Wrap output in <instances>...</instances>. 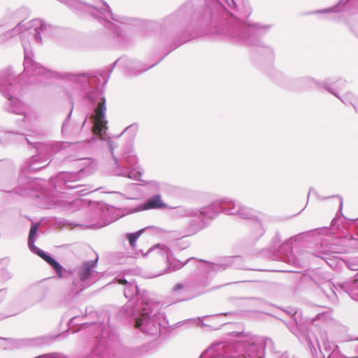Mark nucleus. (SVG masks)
<instances>
[{
    "label": "nucleus",
    "mask_w": 358,
    "mask_h": 358,
    "mask_svg": "<svg viewBox=\"0 0 358 358\" xmlns=\"http://www.w3.org/2000/svg\"><path fill=\"white\" fill-rule=\"evenodd\" d=\"M26 11L20 8L14 11H8L6 17L15 20H20L17 26L0 35V45H3L19 36L24 50V71L17 75L11 69L0 73V90L8 102L5 110L9 113L23 115V127L34 134L39 132L31 129L29 118L26 114V106L22 101L15 96L20 90L19 80L26 79L24 84H48L51 78L66 80L69 87V98L73 95L85 94V98L94 106V113L90 115L91 130L94 135L102 138L106 136L107 120L106 119V99L103 92L99 87H93L97 78L89 73L71 72L58 73L41 66L34 60V54L31 48V42L41 43L43 38L50 36L54 28L42 20L34 19L24 22L21 14Z\"/></svg>",
    "instance_id": "nucleus-1"
},
{
    "label": "nucleus",
    "mask_w": 358,
    "mask_h": 358,
    "mask_svg": "<svg viewBox=\"0 0 358 358\" xmlns=\"http://www.w3.org/2000/svg\"><path fill=\"white\" fill-rule=\"evenodd\" d=\"M235 0H206L199 8L197 1L189 0L175 13L165 17L164 27L183 29L190 21H195L214 29L215 33L234 43L248 46H259L262 52L272 57L273 50L262 45L259 38L271 27L261 23L249 24L245 22L250 13H238Z\"/></svg>",
    "instance_id": "nucleus-2"
},
{
    "label": "nucleus",
    "mask_w": 358,
    "mask_h": 358,
    "mask_svg": "<svg viewBox=\"0 0 358 358\" xmlns=\"http://www.w3.org/2000/svg\"><path fill=\"white\" fill-rule=\"evenodd\" d=\"M63 142L43 143L36 142L33 146L37 153L21 165L17 185L13 188L15 194L22 196H38V193L43 188L44 181L39 178H31L26 176L27 172L34 171L46 166L52 155L63 148Z\"/></svg>",
    "instance_id": "nucleus-3"
},
{
    "label": "nucleus",
    "mask_w": 358,
    "mask_h": 358,
    "mask_svg": "<svg viewBox=\"0 0 358 358\" xmlns=\"http://www.w3.org/2000/svg\"><path fill=\"white\" fill-rule=\"evenodd\" d=\"M77 13H89L113 35L118 43L127 42L126 26L134 24V19L113 14L108 4L104 1L90 5L79 0H57Z\"/></svg>",
    "instance_id": "nucleus-4"
},
{
    "label": "nucleus",
    "mask_w": 358,
    "mask_h": 358,
    "mask_svg": "<svg viewBox=\"0 0 358 358\" xmlns=\"http://www.w3.org/2000/svg\"><path fill=\"white\" fill-rule=\"evenodd\" d=\"M274 352L270 338L252 335L236 343L217 342L206 349L199 358H264L265 349Z\"/></svg>",
    "instance_id": "nucleus-5"
},
{
    "label": "nucleus",
    "mask_w": 358,
    "mask_h": 358,
    "mask_svg": "<svg viewBox=\"0 0 358 358\" xmlns=\"http://www.w3.org/2000/svg\"><path fill=\"white\" fill-rule=\"evenodd\" d=\"M133 305L134 303L127 304L120 313L134 317L136 328L152 336H159L166 332L169 324L166 316L159 312V303L142 296L136 306Z\"/></svg>",
    "instance_id": "nucleus-6"
},
{
    "label": "nucleus",
    "mask_w": 358,
    "mask_h": 358,
    "mask_svg": "<svg viewBox=\"0 0 358 358\" xmlns=\"http://www.w3.org/2000/svg\"><path fill=\"white\" fill-rule=\"evenodd\" d=\"M75 164L80 168L77 172H60L50 179L51 188L60 194L54 199L55 205L63 210H73L75 206H78L81 203V201L78 199H59V197H64V190H75L74 194L79 196L89 193V189L85 188V185L81 184L80 181L82 178L91 172L90 162L88 159H78L75 161Z\"/></svg>",
    "instance_id": "nucleus-7"
},
{
    "label": "nucleus",
    "mask_w": 358,
    "mask_h": 358,
    "mask_svg": "<svg viewBox=\"0 0 358 358\" xmlns=\"http://www.w3.org/2000/svg\"><path fill=\"white\" fill-rule=\"evenodd\" d=\"M338 215L332 220L331 222V234L330 237L324 236L321 239L320 249L317 251L315 256L323 259L330 267H336L338 263V259L335 255L341 252L338 248V243H342L344 246L349 247L352 249L358 250V219L355 220L352 224V227L355 229L354 234H348L341 239H338L334 236L333 230L338 228L337 224Z\"/></svg>",
    "instance_id": "nucleus-8"
},
{
    "label": "nucleus",
    "mask_w": 358,
    "mask_h": 358,
    "mask_svg": "<svg viewBox=\"0 0 358 358\" xmlns=\"http://www.w3.org/2000/svg\"><path fill=\"white\" fill-rule=\"evenodd\" d=\"M112 159V172L114 175L140 180L142 171L138 166L136 156L134 154L131 143L124 148L119 146L110 139L106 141Z\"/></svg>",
    "instance_id": "nucleus-9"
},
{
    "label": "nucleus",
    "mask_w": 358,
    "mask_h": 358,
    "mask_svg": "<svg viewBox=\"0 0 358 358\" xmlns=\"http://www.w3.org/2000/svg\"><path fill=\"white\" fill-rule=\"evenodd\" d=\"M331 229L328 227L318 228L299 233L287 239L279 248L275 255L276 260L294 264L295 258L292 253V244L294 242L303 240H311L316 243H320L324 236L330 237Z\"/></svg>",
    "instance_id": "nucleus-10"
},
{
    "label": "nucleus",
    "mask_w": 358,
    "mask_h": 358,
    "mask_svg": "<svg viewBox=\"0 0 358 358\" xmlns=\"http://www.w3.org/2000/svg\"><path fill=\"white\" fill-rule=\"evenodd\" d=\"M320 292L331 303H336L339 296L348 294L351 298L358 301V279L352 281L338 282L336 285L331 280L316 282Z\"/></svg>",
    "instance_id": "nucleus-11"
},
{
    "label": "nucleus",
    "mask_w": 358,
    "mask_h": 358,
    "mask_svg": "<svg viewBox=\"0 0 358 358\" xmlns=\"http://www.w3.org/2000/svg\"><path fill=\"white\" fill-rule=\"evenodd\" d=\"M38 231V224H33L31 226L28 236V246L29 250L34 254L45 260L56 272L57 275L62 277L63 266L56 261L50 254L44 252L35 245V241Z\"/></svg>",
    "instance_id": "nucleus-12"
},
{
    "label": "nucleus",
    "mask_w": 358,
    "mask_h": 358,
    "mask_svg": "<svg viewBox=\"0 0 358 358\" xmlns=\"http://www.w3.org/2000/svg\"><path fill=\"white\" fill-rule=\"evenodd\" d=\"M304 339L308 343L312 354L313 355L314 352H316L317 348H319L323 358H325L326 355L333 352V350H338L337 345L329 341L326 332H321L319 338L312 332L307 331L304 335Z\"/></svg>",
    "instance_id": "nucleus-13"
},
{
    "label": "nucleus",
    "mask_w": 358,
    "mask_h": 358,
    "mask_svg": "<svg viewBox=\"0 0 358 358\" xmlns=\"http://www.w3.org/2000/svg\"><path fill=\"white\" fill-rule=\"evenodd\" d=\"M155 252L166 258L167 270L169 271H175L182 268L185 264L192 261H196L194 257H190L185 262H182L178 259L172 258V252L169 246L164 244L158 243L151 247L146 253L143 250H139L143 257H146L149 253Z\"/></svg>",
    "instance_id": "nucleus-14"
},
{
    "label": "nucleus",
    "mask_w": 358,
    "mask_h": 358,
    "mask_svg": "<svg viewBox=\"0 0 358 358\" xmlns=\"http://www.w3.org/2000/svg\"><path fill=\"white\" fill-rule=\"evenodd\" d=\"M115 280L119 284L124 285V295L126 298L131 299L127 303L125 304L122 310L127 304L131 303H134L133 306H136L138 302L141 301L142 296H145L147 300H150L144 292L142 294H140V290L138 285L132 279L127 280L124 276L119 275L115 278Z\"/></svg>",
    "instance_id": "nucleus-15"
},
{
    "label": "nucleus",
    "mask_w": 358,
    "mask_h": 358,
    "mask_svg": "<svg viewBox=\"0 0 358 358\" xmlns=\"http://www.w3.org/2000/svg\"><path fill=\"white\" fill-rule=\"evenodd\" d=\"M99 261L98 256L92 260L85 261L78 266L75 272L78 278L87 282L90 285L94 283L99 273L95 270Z\"/></svg>",
    "instance_id": "nucleus-16"
},
{
    "label": "nucleus",
    "mask_w": 358,
    "mask_h": 358,
    "mask_svg": "<svg viewBox=\"0 0 358 358\" xmlns=\"http://www.w3.org/2000/svg\"><path fill=\"white\" fill-rule=\"evenodd\" d=\"M159 345V342L157 341H152L141 345L132 344L124 348L123 355L126 358H141L155 352Z\"/></svg>",
    "instance_id": "nucleus-17"
},
{
    "label": "nucleus",
    "mask_w": 358,
    "mask_h": 358,
    "mask_svg": "<svg viewBox=\"0 0 358 358\" xmlns=\"http://www.w3.org/2000/svg\"><path fill=\"white\" fill-rule=\"evenodd\" d=\"M206 264L207 269L209 272L222 271L231 266L238 269L254 270L253 268L247 267L244 264L242 257L240 256L227 257L217 264L210 262H206Z\"/></svg>",
    "instance_id": "nucleus-18"
},
{
    "label": "nucleus",
    "mask_w": 358,
    "mask_h": 358,
    "mask_svg": "<svg viewBox=\"0 0 358 358\" xmlns=\"http://www.w3.org/2000/svg\"><path fill=\"white\" fill-rule=\"evenodd\" d=\"M157 63L149 66L148 67H143L138 69L141 66V63L138 61L127 59L125 57H120L117 59L111 66L110 73L113 71L115 66L117 65L122 66L125 71V73L129 76H134L141 74V73L147 71L148 69L155 66Z\"/></svg>",
    "instance_id": "nucleus-19"
},
{
    "label": "nucleus",
    "mask_w": 358,
    "mask_h": 358,
    "mask_svg": "<svg viewBox=\"0 0 358 358\" xmlns=\"http://www.w3.org/2000/svg\"><path fill=\"white\" fill-rule=\"evenodd\" d=\"M0 142L3 145L27 142L31 145L34 143H31L23 133L13 131H0Z\"/></svg>",
    "instance_id": "nucleus-20"
},
{
    "label": "nucleus",
    "mask_w": 358,
    "mask_h": 358,
    "mask_svg": "<svg viewBox=\"0 0 358 358\" xmlns=\"http://www.w3.org/2000/svg\"><path fill=\"white\" fill-rule=\"evenodd\" d=\"M324 87L327 91L340 99L345 105H351L354 108L355 112L358 113V96L350 92L340 96L329 83H325Z\"/></svg>",
    "instance_id": "nucleus-21"
},
{
    "label": "nucleus",
    "mask_w": 358,
    "mask_h": 358,
    "mask_svg": "<svg viewBox=\"0 0 358 358\" xmlns=\"http://www.w3.org/2000/svg\"><path fill=\"white\" fill-rule=\"evenodd\" d=\"M199 215L203 217L215 219L219 214L222 213L220 208V199H217L210 203L208 206L198 209Z\"/></svg>",
    "instance_id": "nucleus-22"
},
{
    "label": "nucleus",
    "mask_w": 358,
    "mask_h": 358,
    "mask_svg": "<svg viewBox=\"0 0 358 358\" xmlns=\"http://www.w3.org/2000/svg\"><path fill=\"white\" fill-rule=\"evenodd\" d=\"M73 108H71V110L69 115H67L65 121L64 122L62 127V132L63 135L67 136L69 137H73L76 135H77L82 129V127L85 125L87 121V117H85V120L83 121L82 125H79L77 124H72L69 122V118L71 115Z\"/></svg>",
    "instance_id": "nucleus-23"
},
{
    "label": "nucleus",
    "mask_w": 358,
    "mask_h": 358,
    "mask_svg": "<svg viewBox=\"0 0 358 358\" xmlns=\"http://www.w3.org/2000/svg\"><path fill=\"white\" fill-rule=\"evenodd\" d=\"M168 208L173 209L171 215L175 218L182 217H198L199 210L197 208H189L186 206L170 207Z\"/></svg>",
    "instance_id": "nucleus-24"
},
{
    "label": "nucleus",
    "mask_w": 358,
    "mask_h": 358,
    "mask_svg": "<svg viewBox=\"0 0 358 358\" xmlns=\"http://www.w3.org/2000/svg\"><path fill=\"white\" fill-rule=\"evenodd\" d=\"M220 199V208L222 213L229 215H235L237 213L239 201H236L231 198L222 197Z\"/></svg>",
    "instance_id": "nucleus-25"
},
{
    "label": "nucleus",
    "mask_w": 358,
    "mask_h": 358,
    "mask_svg": "<svg viewBox=\"0 0 358 358\" xmlns=\"http://www.w3.org/2000/svg\"><path fill=\"white\" fill-rule=\"evenodd\" d=\"M168 207V205L162 200L159 194L149 197L143 204V210L162 209Z\"/></svg>",
    "instance_id": "nucleus-26"
},
{
    "label": "nucleus",
    "mask_w": 358,
    "mask_h": 358,
    "mask_svg": "<svg viewBox=\"0 0 358 358\" xmlns=\"http://www.w3.org/2000/svg\"><path fill=\"white\" fill-rule=\"evenodd\" d=\"M189 287L182 283L176 284L172 289V296L174 302H180L188 300L190 296L188 294Z\"/></svg>",
    "instance_id": "nucleus-27"
},
{
    "label": "nucleus",
    "mask_w": 358,
    "mask_h": 358,
    "mask_svg": "<svg viewBox=\"0 0 358 358\" xmlns=\"http://www.w3.org/2000/svg\"><path fill=\"white\" fill-rule=\"evenodd\" d=\"M59 335L46 334L27 339V344L35 347H43L50 345Z\"/></svg>",
    "instance_id": "nucleus-28"
},
{
    "label": "nucleus",
    "mask_w": 358,
    "mask_h": 358,
    "mask_svg": "<svg viewBox=\"0 0 358 358\" xmlns=\"http://www.w3.org/2000/svg\"><path fill=\"white\" fill-rule=\"evenodd\" d=\"M301 87L303 90L323 87V83L310 76H305L299 80Z\"/></svg>",
    "instance_id": "nucleus-29"
},
{
    "label": "nucleus",
    "mask_w": 358,
    "mask_h": 358,
    "mask_svg": "<svg viewBox=\"0 0 358 358\" xmlns=\"http://www.w3.org/2000/svg\"><path fill=\"white\" fill-rule=\"evenodd\" d=\"M148 189L152 193L159 194L167 189L168 184L164 182L157 180H150L146 182Z\"/></svg>",
    "instance_id": "nucleus-30"
},
{
    "label": "nucleus",
    "mask_w": 358,
    "mask_h": 358,
    "mask_svg": "<svg viewBox=\"0 0 358 358\" xmlns=\"http://www.w3.org/2000/svg\"><path fill=\"white\" fill-rule=\"evenodd\" d=\"M206 227L203 218L193 219L190 221L187 228L188 235L194 234Z\"/></svg>",
    "instance_id": "nucleus-31"
},
{
    "label": "nucleus",
    "mask_w": 358,
    "mask_h": 358,
    "mask_svg": "<svg viewBox=\"0 0 358 358\" xmlns=\"http://www.w3.org/2000/svg\"><path fill=\"white\" fill-rule=\"evenodd\" d=\"M89 286H90V284L78 278L73 280L70 287V292L72 295H78Z\"/></svg>",
    "instance_id": "nucleus-32"
},
{
    "label": "nucleus",
    "mask_w": 358,
    "mask_h": 358,
    "mask_svg": "<svg viewBox=\"0 0 358 358\" xmlns=\"http://www.w3.org/2000/svg\"><path fill=\"white\" fill-rule=\"evenodd\" d=\"M237 210L238 212L235 215L238 216L240 218L252 220L255 219V211L252 209L242 205L241 203H239Z\"/></svg>",
    "instance_id": "nucleus-33"
},
{
    "label": "nucleus",
    "mask_w": 358,
    "mask_h": 358,
    "mask_svg": "<svg viewBox=\"0 0 358 358\" xmlns=\"http://www.w3.org/2000/svg\"><path fill=\"white\" fill-rule=\"evenodd\" d=\"M252 229L253 236L255 238H260L265 233V229L262 222L257 218H255L252 222Z\"/></svg>",
    "instance_id": "nucleus-34"
},
{
    "label": "nucleus",
    "mask_w": 358,
    "mask_h": 358,
    "mask_svg": "<svg viewBox=\"0 0 358 358\" xmlns=\"http://www.w3.org/2000/svg\"><path fill=\"white\" fill-rule=\"evenodd\" d=\"M31 292L34 295L36 303L42 302L45 299L47 294L46 289L39 286L33 287Z\"/></svg>",
    "instance_id": "nucleus-35"
},
{
    "label": "nucleus",
    "mask_w": 358,
    "mask_h": 358,
    "mask_svg": "<svg viewBox=\"0 0 358 358\" xmlns=\"http://www.w3.org/2000/svg\"><path fill=\"white\" fill-rule=\"evenodd\" d=\"M325 83H329L338 94V90H343L346 85V81L343 78H338L335 81H331L330 80H324L323 82V88L324 89L325 87L324 85Z\"/></svg>",
    "instance_id": "nucleus-36"
},
{
    "label": "nucleus",
    "mask_w": 358,
    "mask_h": 358,
    "mask_svg": "<svg viewBox=\"0 0 358 358\" xmlns=\"http://www.w3.org/2000/svg\"><path fill=\"white\" fill-rule=\"evenodd\" d=\"M147 228H143L134 233H127L125 235L126 238L129 241L130 246L134 249L136 246V242L138 238L143 234Z\"/></svg>",
    "instance_id": "nucleus-37"
},
{
    "label": "nucleus",
    "mask_w": 358,
    "mask_h": 358,
    "mask_svg": "<svg viewBox=\"0 0 358 358\" xmlns=\"http://www.w3.org/2000/svg\"><path fill=\"white\" fill-rule=\"evenodd\" d=\"M276 81L279 85H282V87L287 89H289L290 90H294L289 83V79L281 73L279 74V78H276Z\"/></svg>",
    "instance_id": "nucleus-38"
},
{
    "label": "nucleus",
    "mask_w": 358,
    "mask_h": 358,
    "mask_svg": "<svg viewBox=\"0 0 358 358\" xmlns=\"http://www.w3.org/2000/svg\"><path fill=\"white\" fill-rule=\"evenodd\" d=\"M344 263L350 270L358 271V257L349 258Z\"/></svg>",
    "instance_id": "nucleus-39"
},
{
    "label": "nucleus",
    "mask_w": 358,
    "mask_h": 358,
    "mask_svg": "<svg viewBox=\"0 0 358 358\" xmlns=\"http://www.w3.org/2000/svg\"><path fill=\"white\" fill-rule=\"evenodd\" d=\"M13 274L7 269H0V278L1 279L2 285L11 279Z\"/></svg>",
    "instance_id": "nucleus-40"
},
{
    "label": "nucleus",
    "mask_w": 358,
    "mask_h": 358,
    "mask_svg": "<svg viewBox=\"0 0 358 358\" xmlns=\"http://www.w3.org/2000/svg\"><path fill=\"white\" fill-rule=\"evenodd\" d=\"M357 352H358V346L357 348ZM327 356V358H358V355L354 357H345L343 356L340 351L338 350H333V352H331L329 354H328Z\"/></svg>",
    "instance_id": "nucleus-41"
},
{
    "label": "nucleus",
    "mask_w": 358,
    "mask_h": 358,
    "mask_svg": "<svg viewBox=\"0 0 358 358\" xmlns=\"http://www.w3.org/2000/svg\"><path fill=\"white\" fill-rule=\"evenodd\" d=\"M137 129H138V126L136 124H131L129 127H127L124 130V132L122 133V134L124 133H129V132H132L133 134H132V137H134L136 133V131H137Z\"/></svg>",
    "instance_id": "nucleus-42"
},
{
    "label": "nucleus",
    "mask_w": 358,
    "mask_h": 358,
    "mask_svg": "<svg viewBox=\"0 0 358 358\" xmlns=\"http://www.w3.org/2000/svg\"><path fill=\"white\" fill-rule=\"evenodd\" d=\"M350 30L358 37V22H354L350 24Z\"/></svg>",
    "instance_id": "nucleus-43"
},
{
    "label": "nucleus",
    "mask_w": 358,
    "mask_h": 358,
    "mask_svg": "<svg viewBox=\"0 0 358 358\" xmlns=\"http://www.w3.org/2000/svg\"><path fill=\"white\" fill-rule=\"evenodd\" d=\"M187 31H186V30H185V31H184L183 34L185 35V38H184V39H182V40L181 41V42H180L179 44H178V45H177V47H178V46H179V45H182V43H186L187 41H189L190 39H192V38H194V36H190V35L186 36V35H187Z\"/></svg>",
    "instance_id": "nucleus-44"
},
{
    "label": "nucleus",
    "mask_w": 358,
    "mask_h": 358,
    "mask_svg": "<svg viewBox=\"0 0 358 358\" xmlns=\"http://www.w3.org/2000/svg\"><path fill=\"white\" fill-rule=\"evenodd\" d=\"M327 317V314L324 313H318L315 315V317L312 318L313 321L324 320Z\"/></svg>",
    "instance_id": "nucleus-45"
},
{
    "label": "nucleus",
    "mask_w": 358,
    "mask_h": 358,
    "mask_svg": "<svg viewBox=\"0 0 358 358\" xmlns=\"http://www.w3.org/2000/svg\"><path fill=\"white\" fill-rule=\"evenodd\" d=\"M276 358H293L289 355V354L287 352H284L283 353L279 355Z\"/></svg>",
    "instance_id": "nucleus-46"
},
{
    "label": "nucleus",
    "mask_w": 358,
    "mask_h": 358,
    "mask_svg": "<svg viewBox=\"0 0 358 358\" xmlns=\"http://www.w3.org/2000/svg\"><path fill=\"white\" fill-rule=\"evenodd\" d=\"M6 292H7L6 289H0V296H1V299H3L6 296Z\"/></svg>",
    "instance_id": "nucleus-47"
},
{
    "label": "nucleus",
    "mask_w": 358,
    "mask_h": 358,
    "mask_svg": "<svg viewBox=\"0 0 358 358\" xmlns=\"http://www.w3.org/2000/svg\"><path fill=\"white\" fill-rule=\"evenodd\" d=\"M337 197L339 199L340 211H341V209H342V207H343V199L340 196H337Z\"/></svg>",
    "instance_id": "nucleus-48"
},
{
    "label": "nucleus",
    "mask_w": 358,
    "mask_h": 358,
    "mask_svg": "<svg viewBox=\"0 0 358 358\" xmlns=\"http://www.w3.org/2000/svg\"><path fill=\"white\" fill-rule=\"evenodd\" d=\"M274 241L278 243L280 242V238H279L278 235L275 236Z\"/></svg>",
    "instance_id": "nucleus-49"
},
{
    "label": "nucleus",
    "mask_w": 358,
    "mask_h": 358,
    "mask_svg": "<svg viewBox=\"0 0 358 358\" xmlns=\"http://www.w3.org/2000/svg\"><path fill=\"white\" fill-rule=\"evenodd\" d=\"M16 314H17V312L13 313H10L9 315H6V317H10V316H13V315H15Z\"/></svg>",
    "instance_id": "nucleus-50"
},
{
    "label": "nucleus",
    "mask_w": 358,
    "mask_h": 358,
    "mask_svg": "<svg viewBox=\"0 0 358 358\" xmlns=\"http://www.w3.org/2000/svg\"><path fill=\"white\" fill-rule=\"evenodd\" d=\"M76 319V317H73V318L71 319V322H72V323H73V322H74V320H75Z\"/></svg>",
    "instance_id": "nucleus-51"
},
{
    "label": "nucleus",
    "mask_w": 358,
    "mask_h": 358,
    "mask_svg": "<svg viewBox=\"0 0 358 358\" xmlns=\"http://www.w3.org/2000/svg\"><path fill=\"white\" fill-rule=\"evenodd\" d=\"M2 285L1 279L0 278V285Z\"/></svg>",
    "instance_id": "nucleus-52"
},
{
    "label": "nucleus",
    "mask_w": 358,
    "mask_h": 358,
    "mask_svg": "<svg viewBox=\"0 0 358 358\" xmlns=\"http://www.w3.org/2000/svg\"><path fill=\"white\" fill-rule=\"evenodd\" d=\"M199 262H204L203 260H202V259H200V260H199Z\"/></svg>",
    "instance_id": "nucleus-53"
},
{
    "label": "nucleus",
    "mask_w": 358,
    "mask_h": 358,
    "mask_svg": "<svg viewBox=\"0 0 358 358\" xmlns=\"http://www.w3.org/2000/svg\"><path fill=\"white\" fill-rule=\"evenodd\" d=\"M1 339H3V338H1V337H0V340H1Z\"/></svg>",
    "instance_id": "nucleus-54"
},
{
    "label": "nucleus",
    "mask_w": 358,
    "mask_h": 358,
    "mask_svg": "<svg viewBox=\"0 0 358 358\" xmlns=\"http://www.w3.org/2000/svg\"><path fill=\"white\" fill-rule=\"evenodd\" d=\"M357 340H358V338H357Z\"/></svg>",
    "instance_id": "nucleus-55"
}]
</instances>
